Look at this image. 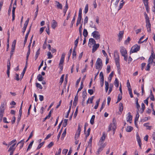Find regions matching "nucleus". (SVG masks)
<instances>
[{
  "mask_svg": "<svg viewBox=\"0 0 155 155\" xmlns=\"http://www.w3.org/2000/svg\"><path fill=\"white\" fill-rule=\"evenodd\" d=\"M137 141L138 143H141V140L140 137L138 135H137Z\"/></svg>",
  "mask_w": 155,
  "mask_h": 155,
  "instance_id": "8fccbe9b",
  "label": "nucleus"
},
{
  "mask_svg": "<svg viewBox=\"0 0 155 155\" xmlns=\"http://www.w3.org/2000/svg\"><path fill=\"white\" fill-rule=\"evenodd\" d=\"M83 35L85 38L87 37L88 35V32L87 30L85 29H84Z\"/></svg>",
  "mask_w": 155,
  "mask_h": 155,
  "instance_id": "72a5a7b5",
  "label": "nucleus"
},
{
  "mask_svg": "<svg viewBox=\"0 0 155 155\" xmlns=\"http://www.w3.org/2000/svg\"><path fill=\"white\" fill-rule=\"evenodd\" d=\"M138 99H137V100L136 101V107H137V111H139L140 110H139V109L140 107V105L138 103Z\"/></svg>",
  "mask_w": 155,
  "mask_h": 155,
  "instance_id": "37998d69",
  "label": "nucleus"
},
{
  "mask_svg": "<svg viewBox=\"0 0 155 155\" xmlns=\"http://www.w3.org/2000/svg\"><path fill=\"white\" fill-rule=\"evenodd\" d=\"M16 43V40H14L12 44V48H11V50L12 51H14L15 47V45Z\"/></svg>",
  "mask_w": 155,
  "mask_h": 155,
  "instance_id": "412c9836",
  "label": "nucleus"
},
{
  "mask_svg": "<svg viewBox=\"0 0 155 155\" xmlns=\"http://www.w3.org/2000/svg\"><path fill=\"white\" fill-rule=\"evenodd\" d=\"M57 25V22L54 20H52V23L51 24V27L52 28L54 29Z\"/></svg>",
  "mask_w": 155,
  "mask_h": 155,
  "instance_id": "a211bd4d",
  "label": "nucleus"
},
{
  "mask_svg": "<svg viewBox=\"0 0 155 155\" xmlns=\"http://www.w3.org/2000/svg\"><path fill=\"white\" fill-rule=\"evenodd\" d=\"M68 150L67 149H64L62 151V153L64 154L65 155H66L68 151Z\"/></svg>",
  "mask_w": 155,
  "mask_h": 155,
  "instance_id": "0e129e2a",
  "label": "nucleus"
},
{
  "mask_svg": "<svg viewBox=\"0 0 155 155\" xmlns=\"http://www.w3.org/2000/svg\"><path fill=\"white\" fill-rule=\"evenodd\" d=\"M88 93L92 95L93 94L94 91L92 89H89Z\"/></svg>",
  "mask_w": 155,
  "mask_h": 155,
  "instance_id": "774afa93",
  "label": "nucleus"
},
{
  "mask_svg": "<svg viewBox=\"0 0 155 155\" xmlns=\"http://www.w3.org/2000/svg\"><path fill=\"white\" fill-rule=\"evenodd\" d=\"M40 48H39L36 51L35 55V60H36L38 58V55L40 54Z\"/></svg>",
  "mask_w": 155,
  "mask_h": 155,
  "instance_id": "cd10ccee",
  "label": "nucleus"
},
{
  "mask_svg": "<svg viewBox=\"0 0 155 155\" xmlns=\"http://www.w3.org/2000/svg\"><path fill=\"white\" fill-rule=\"evenodd\" d=\"M116 129V127L115 123H113V124H111L108 127V131H110L111 130H113L114 131L113 134H114Z\"/></svg>",
  "mask_w": 155,
  "mask_h": 155,
  "instance_id": "39448f33",
  "label": "nucleus"
},
{
  "mask_svg": "<svg viewBox=\"0 0 155 155\" xmlns=\"http://www.w3.org/2000/svg\"><path fill=\"white\" fill-rule=\"evenodd\" d=\"M16 8V7L13 6L12 8V21H13L15 20V10Z\"/></svg>",
  "mask_w": 155,
  "mask_h": 155,
  "instance_id": "4be33fe9",
  "label": "nucleus"
},
{
  "mask_svg": "<svg viewBox=\"0 0 155 155\" xmlns=\"http://www.w3.org/2000/svg\"><path fill=\"white\" fill-rule=\"evenodd\" d=\"M76 56V51H73L72 58L73 59H75Z\"/></svg>",
  "mask_w": 155,
  "mask_h": 155,
  "instance_id": "c03bdc74",
  "label": "nucleus"
},
{
  "mask_svg": "<svg viewBox=\"0 0 155 155\" xmlns=\"http://www.w3.org/2000/svg\"><path fill=\"white\" fill-rule=\"evenodd\" d=\"M47 55L48 56V58L51 59L53 57V55H52L51 52L49 51H48L47 53Z\"/></svg>",
  "mask_w": 155,
  "mask_h": 155,
  "instance_id": "09e8293b",
  "label": "nucleus"
},
{
  "mask_svg": "<svg viewBox=\"0 0 155 155\" xmlns=\"http://www.w3.org/2000/svg\"><path fill=\"white\" fill-rule=\"evenodd\" d=\"M114 58L117 67L118 69H119L120 67L119 55L117 50L114 51Z\"/></svg>",
  "mask_w": 155,
  "mask_h": 155,
  "instance_id": "f257e3e1",
  "label": "nucleus"
},
{
  "mask_svg": "<svg viewBox=\"0 0 155 155\" xmlns=\"http://www.w3.org/2000/svg\"><path fill=\"white\" fill-rule=\"evenodd\" d=\"M80 134V133H78V134L77 133H76L75 137V140H76L79 137Z\"/></svg>",
  "mask_w": 155,
  "mask_h": 155,
  "instance_id": "680f3d73",
  "label": "nucleus"
},
{
  "mask_svg": "<svg viewBox=\"0 0 155 155\" xmlns=\"http://www.w3.org/2000/svg\"><path fill=\"white\" fill-rule=\"evenodd\" d=\"M130 38L129 37H128L127 39L126 40L124 41V44L127 45L128 44L130 41Z\"/></svg>",
  "mask_w": 155,
  "mask_h": 155,
  "instance_id": "de8ad7c7",
  "label": "nucleus"
},
{
  "mask_svg": "<svg viewBox=\"0 0 155 155\" xmlns=\"http://www.w3.org/2000/svg\"><path fill=\"white\" fill-rule=\"evenodd\" d=\"M82 24H81L79 28V31L80 34V36H82Z\"/></svg>",
  "mask_w": 155,
  "mask_h": 155,
  "instance_id": "ea45409f",
  "label": "nucleus"
},
{
  "mask_svg": "<svg viewBox=\"0 0 155 155\" xmlns=\"http://www.w3.org/2000/svg\"><path fill=\"white\" fill-rule=\"evenodd\" d=\"M36 85L37 87L39 88L40 89H41L43 88L42 86L39 83H36Z\"/></svg>",
  "mask_w": 155,
  "mask_h": 155,
  "instance_id": "49530a36",
  "label": "nucleus"
},
{
  "mask_svg": "<svg viewBox=\"0 0 155 155\" xmlns=\"http://www.w3.org/2000/svg\"><path fill=\"white\" fill-rule=\"evenodd\" d=\"M146 27L147 28V31L149 32L151 31V24L150 23H146Z\"/></svg>",
  "mask_w": 155,
  "mask_h": 155,
  "instance_id": "aec40b11",
  "label": "nucleus"
},
{
  "mask_svg": "<svg viewBox=\"0 0 155 155\" xmlns=\"http://www.w3.org/2000/svg\"><path fill=\"white\" fill-rule=\"evenodd\" d=\"M16 141V139H14V140H13L11 141V142H10L8 144V147L9 146L11 145L13 143H15Z\"/></svg>",
  "mask_w": 155,
  "mask_h": 155,
  "instance_id": "4d7b16f0",
  "label": "nucleus"
},
{
  "mask_svg": "<svg viewBox=\"0 0 155 155\" xmlns=\"http://www.w3.org/2000/svg\"><path fill=\"white\" fill-rule=\"evenodd\" d=\"M37 79L39 81H43V78L41 75L39 74L37 76Z\"/></svg>",
  "mask_w": 155,
  "mask_h": 155,
  "instance_id": "473e14b6",
  "label": "nucleus"
},
{
  "mask_svg": "<svg viewBox=\"0 0 155 155\" xmlns=\"http://www.w3.org/2000/svg\"><path fill=\"white\" fill-rule=\"evenodd\" d=\"M114 84L116 87H118L119 86V81L117 78H116L115 80Z\"/></svg>",
  "mask_w": 155,
  "mask_h": 155,
  "instance_id": "c9c22d12",
  "label": "nucleus"
},
{
  "mask_svg": "<svg viewBox=\"0 0 155 155\" xmlns=\"http://www.w3.org/2000/svg\"><path fill=\"white\" fill-rule=\"evenodd\" d=\"M92 35L93 37L96 40H98L100 38V35L97 31H95L92 33Z\"/></svg>",
  "mask_w": 155,
  "mask_h": 155,
  "instance_id": "7ed1b4c3",
  "label": "nucleus"
},
{
  "mask_svg": "<svg viewBox=\"0 0 155 155\" xmlns=\"http://www.w3.org/2000/svg\"><path fill=\"white\" fill-rule=\"evenodd\" d=\"M95 117V116L94 115H93L91 119L90 122L91 124L93 125L94 124V121Z\"/></svg>",
  "mask_w": 155,
  "mask_h": 155,
  "instance_id": "7c9ffc66",
  "label": "nucleus"
},
{
  "mask_svg": "<svg viewBox=\"0 0 155 155\" xmlns=\"http://www.w3.org/2000/svg\"><path fill=\"white\" fill-rule=\"evenodd\" d=\"M154 51L153 49L151 51V55L148 59V61H150L153 62V60L155 58V54H154Z\"/></svg>",
  "mask_w": 155,
  "mask_h": 155,
  "instance_id": "0eeeda50",
  "label": "nucleus"
},
{
  "mask_svg": "<svg viewBox=\"0 0 155 155\" xmlns=\"http://www.w3.org/2000/svg\"><path fill=\"white\" fill-rule=\"evenodd\" d=\"M100 78L101 81H104V76L103 73L102 72H101L100 74Z\"/></svg>",
  "mask_w": 155,
  "mask_h": 155,
  "instance_id": "a878e982",
  "label": "nucleus"
},
{
  "mask_svg": "<svg viewBox=\"0 0 155 155\" xmlns=\"http://www.w3.org/2000/svg\"><path fill=\"white\" fill-rule=\"evenodd\" d=\"M88 21V17L87 16L85 17L84 19V25H85L87 23Z\"/></svg>",
  "mask_w": 155,
  "mask_h": 155,
  "instance_id": "e2e57ef3",
  "label": "nucleus"
},
{
  "mask_svg": "<svg viewBox=\"0 0 155 155\" xmlns=\"http://www.w3.org/2000/svg\"><path fill=\"white\" fill-rule=\"evenodd\" d=\"M124 34V31H119V33L118 35V36L119 37L118 39V41L119 42H120L122 39V38L123 37Z\"/></svg>",
  "mask_w": 155,
  "mask_h": 155,
  "instance_id": "9d476101",
  "label": "nucleus"
},
{
  "mask_svg": "<svg viewBox=\"0 0 155 155\" xmlns=\"http://www.w3.org/2000/svg\"><path fill=\"white\" fill-rule=\"evenodd\" d=\"M120 52L122 56H124V55L127 54V51L125 48L124 47H120Z\"/></svg>",
  "mask_w": 155,
  "mask_h": 155,
  "instance_id": "423d86ee",
  "label": "nucleus"
},
{
  "mask_svg": "<svg viewBox=\"0 0 155 155\" xmlns=\"http://www.w3.org/2000/svg\"><path fill=\"white\" fill-rule=\"evenodd\" d=\"M27 67V64H26L24 68L23 71L21 73L22 74V76L21 78H22L23 76H24V75L25 73V71H26Z\"/></svg>",
  "mask_w": 155,
  "mask_h": 155,
  "instance_id": "a18cd8bd",
  "label": "nucleus"
},
{
  "mask_svg": "<svg viewBox=\"0 0 155 155\" xmlns=\"http://www.w3.org/2000/svg\"><path fill=\"white\" fill-rule=\"evenodd\" d=\"M122 96L121 95V96H120V94H119L118 96V99L116 103H117L119 102L122 99Z\"/></svg>",
  "mask_w": 155,
  "mask_h": 155,
  "instance_id": "13d9d810",
  "label": "nucleus"
},
{
  "mask_svg": "<svg viewBox=\"0 0 155 155\" xmlns=\"http://www.w3.org/2000/svg\"><path fill=\"white\" fill-rule=\"evenodd\" d=\"M128 116L127 119V121L129 122L130 123H131V120H132V116L131 115L130 113L129 112L128 113Z\"/></svg>",
  "mask_w": 155,
  "mask_h": 155,
  "instance_id": "f3484780",
  "label": "nucleus"
},
{
  "mask_svg": "<svg viewBox=\"0 0 155 155\" xmlns=\"http://www.w3.org/2000/svg\"><path fill=\"white\" fill-rule=\"evenodd\" d=\"M66 128H65L64 130L63 131V133L62 134L61 137V138H64V137H65L66 134Z\"/></svg>",
  "mask_w": 155,
  "mask_h": 155,
  "instance_id": "79ce46f5",
  "label": "nucleus"
},
{
  "mask_svg": "<svg viewBox=\"0 0 155 155\" xmlns=\"http://www.w3.org/2000/svg\"><path fill=\"white\" fill-rule=\"evenodd\" d=\"M113 87V85L112 84L110 85L109 87V89L108 92V94H109L111 92V91H112V87Z\"/></svg>",
  "mask_w": 155,
  "mask_h": 155,
  "instance_id": "603ef678",
  "label": "nucleus"
},
{
  "mask_svg": "<svg viewBox=\"0 0 155 155\" xmlns=\"http://www.w3.org/2000/svg\"><path fill=\"white\" fill-rule=\"evenodd\" d=\"M95 44H96V41L94 39L91 38L89 39V42L88 45L90 47H91V46L93 44L94 45Z\"/></svg>",
  "mask_w": 155,
  "mask_h": 155,
  "instance_id": "9b49d317",
  "label": "nucleus"
},
{
  "mask_svg": "<svg viewBox=\"0 0 155 155\" xmlns=\"http://www.w3.org/2000/svg\"><path fill=\"white\" fill-rule=\"evenodd\" d=\"M5 108V105L4 103H2L0 106V111L4 112Z\"/></svg>",
  "mask_w": 155,
  "mask_h": 155,
  "instance_id": "5701e85b",
  "label": "nucleus"
},
{
  "mask_svg": "<svg viewBox=\"0 0 155 155\" xmlns=\"http://www.w3.org/2000/svg\"><path fill=\"white\" fill-rule=\"evenodd\" d=\"M105 91L106 92H107L108 88H109V84L108 82L105 81Z\"/></svg>",
  "mask_w": 155,
  "mask_h": 155,
  "instance_id": "e433bc0d",
  "label": "nucleus"
},
{
  "mask_svg": "<svg viewBox=\"0 0 155 155\" xmlns=\"http://www.w3.org/2000/svg\"><path fill=\"white\" fill-rule=\"evenodd\" d=\"M15 144L16 143H15L12 145V146H11L8 150V151L9 152L10 151H14L15 149Z\"/></svg>",
  "mask_w": 155,
  "mask_h": 155,
  "instance_id": "6ab92c4d",
  "label": "nucleus"
},
{
  "mask_svg": "<svg viewBox=\"0 0 155 155\" xmlns=\"http://www.w3.org/2000/svg\"><path fill=\"white\" fill-rule=\"evenodd\" d=\"M90 130H91V129H90V128H89L88 129V130H87V134H86V138H87V137H88L89 135Z\"/></svg>",
  "mask_w": 155,
  "mask_h": 155,
  "instance_id": "6e6d98bb",
  "label": "nucleus"
},
{
  "mask_svg": "<svg viewBox=\"0 0 155 155\" xmlns=\"http://www.w3.org/2000/svg\"><path fill=\"white\" fill-rule=\"evenodd\" d=\"M102 65V61L100 58H98L96 63V68L97 69H101Z\"/></svg>",
  "mask_w": 155,
  "mask_h": 155,
  "instance_id": "f03ea898",
  "label": "nucleus"
},
{
  "mask_svg": "<svg viewBox=\"0 0 155 155\" xmlns=\"http://www.w3.org/2000/svg\"><path fill=\"white\" fill-rule=\"evenodd\" d=\"M140 46L136 44L134 45L131 48V52L132 53L137 52L139 50Z\"/></svg>",
  "mask_w": 155,
  "mask_h": 155,
  "instance_id": "20e7f679",
  "label": "nucleus"
},
{
  "mask_svg": "<svg viewBox=\"0 0 155 155\" xmlns=\"http://www.w3.org/2000/svg\"><path fill=\"white\" fill-rule=\"evenodd\" d=\"M148 63L147 65V68L146 69V71H149L150 70V64H152V62H151L150 61H148Z\"/></svg>",
  "mask_w": 155,
  "mask_h": 155,
  "instance_id": "2f4dec72",
  "label": "nucleus"
},
{
  "mask_svg": "<svg viewBox=\"0 0 155 155\" xmlns=\"http://www.w3.org/2000/svg\"><path fill=\"white\" fill-rule=\"evenodd\" d=\"M78 107H77L76 109V111L74 113V118H75L76 117V116H77V114H78Z\"/></svg>",
  "mask_w": 155,
  "mask_h": 155,
  "instance_id": "bf43d9fd",
  "label": "nucleus"
},
{
  "mask_svg": "<svg viewBox=\"0 0 155 155\" xmlns=\"http://www.w3.org/2000/svg\"><path fill=\"white\" fill-rule=\"evenodd\" d=\"M139 111H137V114L136 116L134 121H138V118H139V116H140V115L139 114Z\"/></svg>",
  "mask_w": 155,
  "mask_h": 155,
  "instance_id": "58836bf2",
  "label": "nucleus"
},
{
  "mask_svg": "<svg viewBox=\"0 0 155 155\" xmlns=\"http://www.w3.org/2000/svg\"><path fill=\"white\" fill-rule=\"evenodd\" d=\"M100 99H98V100H97L96 101V104L94 106V109H97V108H98V105H99V103L100 102Z\"/></svg>",
  "mask_w": 155,
  "mask_h": 155,
  "instance_id": "c756f323",
  "label": "nucleus"
},
{
  "mask_svg": "<svg viewBox=\"0 0 155 155\" xmlns=\"http://www.w3.org/2000/svg\"><path fill=\"white\" fill-rule=\"evenodd\" d=\"M82 18V16L81 15H78V20L77 21H78L80 22H81V20Z\"/></svg>",
  "mask_w": 155,
  "mask_h": 155,
  "instance_id": "338daca9",
  "label": "nucleus"
},
{
  "mask_svg": "<svg viewBox=\"0 0 155 155\" xmlns=\"http://www.w3.org/2000/svg\"><path fill=\"white\" fill-rule=\"evenodd\" d=\"M87 92L86 90L84 91L82 93V97H83V100L81 103L82 105L84 106V101L85 99V98L86 97L87 95Z\"/></svg>",
  "mask_w": 155,
  "mask_h": 155,
  "instance_id": "6e6552de",
  "label": "nucleus"
},
{
  "mask_svg": "<svg viewBox=\"0 0 155 155\" xmlns=\"http://www.w3.org/2000/svg\"><path fill=\"white\" fill-rule=\"evenodd\" d=\"M119 111H120L121 113L123 110V104L122 103H120L119 104Z\"/></svg>",
  "mask_w": 155,
  "mask_h": 155,
  "instance_id": "b1692460",
  "label": "nucleus"
},
{
  "mask_svg": "<svg viewBox=\"0 0 155 155\" xmlns=\"http://www.w3.org/2000/svg\"><path fill=\"white\" fill-rule=\"evenodd\" d=\"M88 5L87 4L86 6H85V9H84V13L85 14H86L88 11Z\"/></svg>",
  "mask_w": 155,
  "mask_h": 155,
  "instance_id": "864d4df0",
  "label": "nucleus"
},
{
  "mask_svg": "<svg viewBox=\"0 0 155 155\" xmlns=\"http://www.w3.org/2000/svg\"><path fill=\"white\" fill-rule=\"evenodd\" d=\"M62 128L60 130V131L59 133H58V136H57V137H58V140H59V138L60 137V136H61V133L62 132Z\"/></svg>",
  "mask_w": 155,
  "mask_h": 155,
  "instance_id": "5fc2aeb1",
  "label": "nucleus"
},
{
  "mask_svg": "<svg viewBox=\"0 0 155 155\" xmlns=\"http://www.w3.org/2000/svg\"><path fill=\"white\" fill-rule=\"evenodd\" d=\"M106 137V134L105 133H103V134L102 136L101 137L100 140V142L101 143V144H102L104 142V141L105 140Z\"/></svg>",
  "mask_w": 155,
  "mask_h": 155,
  "instance_id": "dca6fc26",
  "label": "nucleus"
},
{
  "mask_svg": "<svg viewBox=\"0 0 155 155\" xmlns=\"http://www.w3.org/2000/svg\"><path fill=\"white\" fill-rule=\"evenodd\" d=\"M33 143L34 141L33 140L30 143L27 149V151H28L30 148H31Z\"/></svg>",
  "mask_w": 155,
  "mask_h": 155,
  "instance_id": "f704fd0d",
  "label": "nucleus"
},
{
  "mask_svg": "<svg viewBox=\"0 0 155 155\" xmlns=\"http://www.w3.org/2000/svg\"><path fill=\"white\" fill-rule=\"evenodd\" d=\"M29 18H28L26 21H25V23L24 25V26L23 28L22 31V32L23 34H24L25 32V31L27 26L28 24V23L29 21Z\"/></svg>",
  "mask_w": 155,
  "mask_h": 155,
  "instance_id": "1a4fd4ad",
  "label": "nucleus"
},
{
  "mask_svg": "<svg viewBox=\"0 0 155 155\" xmlns=\"http://www.w3.org/2000/svg\"><path fill=\"white\" fill-rule=\"evenodd\" d=\"M55 4H56V5H55V7L58 9H62V5L57 1H55Z\"/></svg>",
  "mask_w": 155,
  "mask_h": 155,
  "instance_id": "f8f14e48",
  "label": "nucleus"
},
{
  "mask_svg": "<svg viewBox=\"0 0 155 155\" xmlns=\"http://www.w3.org/2000/svg\"><path fill=\"white\" fill-rule=\"evenodd\" d=\"M113 74H114V72L112 71L109 76L108 79L109 80V81H111L112 78L113 76Z\"/></svg>",
  "mask_w": 155,
  "mask_h": 155,
  "instance_id": "a19ab883",
  "label": "nucleus"
},
{
  "mask_svg": "<svg viewBox=\"0 0 155 155\" xmlns=\"http://www.w3.org/2000/svg\"><path fill=\"white\" fill-rule=\"evenodd\" d=\"M72 48H71V49H70L69 51V52L68 53V60H69V58L70 57V56L71 55V53H72Z\"/></svg>",
  "mask_w": 155,
  "mask_h": 155,
  "instance_id": "052dcab7",
  "label": "nucleus"
},
{
  "mask_svg": "<svg viewBox=\"0 0 155 155\" xmlns=\"http://www.w3.org/2000/svg\"><path fill=\"white\" fill-rule=\"evenodd\" d=\"M64 60H61L60 59V63L59 64V67L61 69V70H62L63 69V66L62 65V64H63Z\"/></svg>",
  "mask_w": 155,
  "mask_h": 155,
  "instance_id": "bb28decb",
  "label": "nucleus"
},
{
  "mask_svg": "<svg viewBox=\"0 0 155 155\" xmlns=\"http://www.w3.org/2000/svg\"><path fill=\"white\" fill-rule=\"evenodd\" d=\"M68 4L67 3V1H66V4L65 6V8L63 10V12L64 13V15H65V14L66 13L67 11L68 10Z\"/></svg>",
  "mask_w": 155,
  "mask_h": 155,
  "instance_id": "393cba45",
  "label": "nucleus"
},
{
  "mask_svg": "<svg viewBox=\"0 0 155 155\" xmlns=\"http://www.w3.org/2000/svg\"><path fill=\"white\" fill-rule=\"evenodd\" d=\"M133 129V128L132 127L130 126H128L127 127V128L126 129V131L127 132H131Z\"/></svg>",
  "mask_w": 155,
  "mask_h": 155,
  "instance_id": "c85d7f7f",
  "label": "nucleus"
},
{
  "mask_svg": "<svg viewBox=\"0 0 155 155\" xmlns=\"http://www.w3.org/2000/svg\"><path fill=\"white\" fill-rule=\"evenodd\" d=\"M99 44H95L93 46V48L92 49V52L94 53L97 49L99 47Z\"/></svg>",
  "mask_w": 155,
  "mask_h": 155,
  "instance_id": "ddd939ff",
  "label": "nucleus"
},
{
  "mask_svg": "<svg viewBox=\"0 0 155 155\" xmlns=\"http://www.w3.org/2000/svg\"><path fill=\"white\" fill-rule=\"evenodd\" d=\"M75 15L74 16V17L73 19L71 22V25L70 26V27L71 28H72L73 26V24H74L75 20Z\"/></svg>",
  "mask_w": 155,
  "mask_h": 155,
  "instance_id": "4c0bfd02",
  "label": "nucleus"
},
{
  "mask_svg": "<svg viewBox=\"0 0 155 155\" xmlns=\"http://www.w3.org/2000/svg\"><path fill=\"white\" fill-rule=\"evenodd\" d=\"M11 63L10 60H8V61L7 67V74H10V69Z\"/></svg>",
  "mask_w": 155,
  "mask_h": 155,
  "instance_id": "4468645a",
  "label": "nucleus"
},
{
  "mask_svg": "<svg viewBox=\"0 0 155 155\" xmlns=\"http://www.w3.org/2000/svg\"><path fill=\"white\" fill-rule=\"evenodd\" d=\"M105 145H104V144L101 145V146L98 149L97 152L96 154L97 155H98L99 154V153L102 150L103 148H104L105 147Z\"/></svg>",
  "mask_w": 155,
  "mask_h": 155,
  "instance_id": "2eb2a0df",
  "label": "nucleus"
},
{
  "mask_svg": "<svg viewBox=\"0 0 155 155\" xmlns=\"http://www.w3.org/2000/svg\"><path fill=\"white\" fill-rule=\"evenodd\" d=\"M79 40V37H78V38L74 41V45L75 46V47L77 46Z\"/></svg>",
  "mask_w": 155,
  "mask_h": 155,
  "instance_id": "3c124183",
  "label": "nucleus"
},
{
  "mask_svg": "<svg viewBox=\"0 0 155 155\" xmlns=\"http://www.w3.org/2000/svg\"><path fill=\"white\" fill-rule=\"evenodd\" d=\"M54 144V143L52 142H51L48 145L47 147L48 148H50Z\"/></svg>",
  "mask_w": 155,
  "mask_h": 155,
  "instance_id": "69168bd1",
  "label": "nucleus"
}]
</instances>
